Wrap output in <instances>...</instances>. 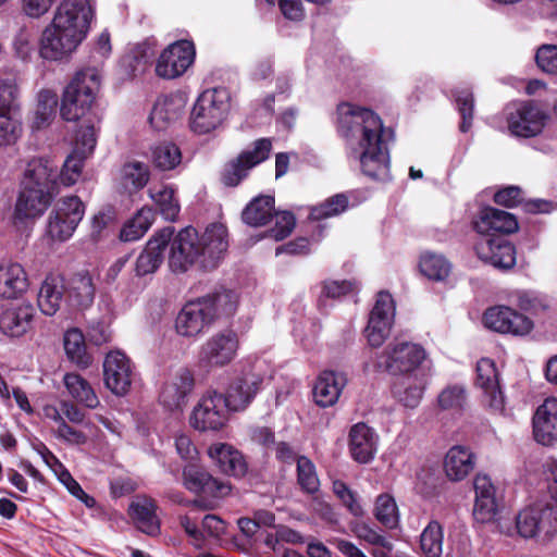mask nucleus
Returning <instances> with one entry per match:
<instances>
[{
  "instance_id": "nucleus-43",
  "label": "nucleus",
  "mask_w": 557,
  "mask_h": 557,
  "mask_svg": "<svg viewBox=\"0 0 557 557\" xmlns=\"http://www.w3.org/2000/svg\"><path fill=\"white\" fill-rule=\"evenodd\" d=\"M512 304L521 311L531 314H539L549 308L548 299L545 295L528 289H516L510 294Z\"/></svg>"
},
{
  "instance_id": "nucleus-53",
  "label": "nucleus",
  "mask_w": 557,
  "mask_h": 557,
  "mask_svg": "<svg viewBox=\"0 0 557 557\" xmlns=\"http://www.w3.org/2000/svg\"><path fill=\"white\" fill-rule=\"evenodd\" d=\"M20 113L0 114V147L14 145L22 136Z\"/></svg>"
},
{
  "instance_id": "nucleus-1",
  "label": "nucleus",
  "mask_w": 557,
  "mask_h": 557,
  "mask_svg": "<svg viewBox=\"0 0 557 557\" xmlns=\"http://www.w3.org/2000/svg\"><path fill=\"white\" fill-rule=\"evenodd\" d=\"M337 128L347 141L350 158L359 161L364 175L381 181L389 177L386 129L376 113L349 102L341 103Z\"/></svg>"
},
{
  "instance_id": "nucleus-10",
  "label": "nucleus",
  "mask_w": 557,
  "mask_h": 557,
  "mask_svg": "<svg viewBox=\"0 0 557 557\" xmlns=\"http://www.w3.org/2000/svg\"><path fill=\"white\" fill-rule=\"evenodd\" d=\"M238 346V336L234 331L214 333L200 346L198 362L206 369L225 367L235 359Z\"/></svg>"
},
{
  "instance_id": "nucleus-7",
  "label": "nucleus",
  "mask_w": 557,
  "mask_h": 557,
  "mask_svg": "<svg viewBox=\"0 0 557 557\" xmlns=\"http://www.w3.org/2000/svg\"><path fill=\"white\" fill-rule=\"evenodd\" d=\"M377 367L392 375L408 376L424 373L425 349L411 342L391 343L383 351Z\"/></svg>"
},
{
  "instance_id": "nucleus-55",
  "label": "nucleus",
  "mask_w": 557,
  "mask_h": 557,
  "mask_svg": "<svg viewBox=\"0 0 557 557\" xmlns=\"http://www.w3.org/2000/svg\"><path fill=\"white\" fill-rule=\"evenodd\" d=\"M348 200L345 195H335L319 206L313 207L310 211V218L312 220H322L338 215L346 210Z\"/></svg>"
},
{
  "instance_id": "nucleus-41",
  "label": "nucleus",
  "mask_w": 557,
  "mask_h": 557,
  "mask_svg": "<svg viewBox=\"0 0 557 557\" xmlns=\"http://www.w3.org/2000/svg\"><path fill=\"white\" fill-rule=\"evenodd\" d=\"M419 268L421 273L431 281L443 282L451 272V263L438 253L424 252L420 257Z\"/></svg>"
},
{
  "instance_id": "nucleus-64",
  "label": "nucleus",
  "mask_w": 557,
  "mask_h": 557,
  "mask_svg": "<svg viewBox=\"0 0 557 557\" xmlns=\"http://www.w3.org/2000/svg\"><path fill=\"white\" fill-rule=\"evenodd\" d=\"M355 534L372 545H379L391 549V543L366 523H358L354 527Z\"/></svg>"
},
{
  "instance_id": "nucleus-2",
  "label": "nucleus",
  "mask_w": 557,
  "mask_h": 557,
  "mask_svg": "<svg viewBox=\"0 0 557 557\" xmlns=\"http://www.w3.org/2000/svg\"><path fill=\"white\" fill-rule=\"evenodd\" d=\"M94 5L90 0H62L40 38L41 58L59 61L70 57L86 38Z\"/></svg>"
},
{
  "instance_id": "nucleus-18",
  "label": "nucleus",
  "mask_w": 557,
  "mask_h": 557,
  "mask_svg": "<svg viewBox=\"0 0 557 557\" xmlns=\"http://www.w3.org/2000/svg\"><path fill=\"white\" fill-rule=\"evenodd\" d=\"M173 233V227H165L149 239L134 263L135 276L143 277L153 274L160 268L164 260V249Z\"/></svg>"
},
{
  "instance_id": "nucleus-15",
  "label": "nucleus",
  "mask_w": 557,
  "mask_h": 557,
  "mask_svg": "<svg viewBox=\"0 0 557 557\" xmlns=\"http://www.w3.org/2000/svg\"><path fill=\"white\" fill-rule=\"evenodd\" d=\"M195 47L189 40H178L171 44L160 54L156 73L162 78H176L183 75L194 63Z\"/></svg>"
},
{
  "instance_id": "nucleus-26",
  "label": "nucleus",
  "mask_w": 557,
  "mask_h": 557,
  "mask_svg": "<svg viewBox=\"0 0 557 557\" xmlns=\"http://www.w3.org/2000/svg\"><path fill=\"white\" fill-rule=\"evenodd\" d=\"M29 287L28 274L18 262H0V297L15 299L22 297Z\"/></svg>"
},
{
  "instance_id": "nucleus-33",
  "label": "nucleus",
  "mask_w": 557,
  "mask_h": 557,
  "mask_svg": "<svg viewBox=\"0 0 557 557\" xmlns=\"http://www.w3.org/2000/svg\"><path fill=\"white\" fill-rule=\"evenodd\" d=\"M474 455L466 447L453 446L444 458V472L449 481L463 480L474 468Z\"/></svg>"
},
{
  "instance_id": "nucleus-59",
  "label": "nucleus",
  "mask_w": 557,
  "mask_h": 557,
  "mask_svg": "<svg viewBox=\"0 0 557 557\" xmlns=\"http://www.w3.org/2000/svg\"><path fill=\"white\" fill-rule=\"evenodd\" d=\"M272 218L275 219V225L268 232V236L275 240H282L294 230L295 218L287 211L276 212Z\"/></svg>"
},
{
  "instance_id": "nucleus-11",
  "label": "nucleus",
  "mask_w": 557,
  "mask_h": 557,
  "mask_svg": "<svg viewBox=\"0 0 557 557\" xmlns=\"http://www.w3.org/2000/svg\"><path fill=\"white\" fill-rule=\"evenodd\" d=\"M549 116L532 101H524L508 108L507 123L515 137H536L544 131Z\"/></svg>"
},
{
  "instance_id": "nucleus-62",
  "label": "nucleus",
  "mask_w": 557,
  "mask_h": 557,
  "mask_svg": "<svg viewBox=\"0 0 557 557\" xmlns=\"http://www.w3.org/2000/svg\"><path fill=\"white\" fill-rule=\"evenodd\" d=\"M494 201L497 205L513 208L522 201V190L518 186H506L494 194Z\"/></svg>"
},
{
  "instance_id": "nucleus-5",
  "label": "nucleus",
  "mask_w": 557,
  "mask_h": 557,
  "mask_svg": "<svg viewBox=\"0 0 557 557\" xmlns=\"http://www.w3.org/2000/svg\"><path fill=\"white\" fill-rule=\"evenodd\" d=\"M101 75L95 67H87L76 73L64 89L60 113L66 121H76L92 107L100 89Z\"/></svg>"
},
{
  "instance_id": "nucleus-29",
  "label": "nucleus",
  "mask_w": 557,
  "mask_h": 557,
  "mask_svg": "<svg viewBox=\"0 0 557 557\" xmlns=\"http://www.w3.org/2000/svg\"><path fill=\"white\" fill-rule=\"evenodd\" d=\"M208 455L225 474L239 478L247 472L244 456L230 444L214 443L208 448Z\"/></svg>"
},
{
  "instance_id": "nucleus-22",
  "label": "nucleus",
  "mask_w": 557,
  "mask_h": 557,
  "mask_svg": "<svg viewBox=\"0 0 557 557\" xmlns=\"http://www.w3.org/2000/svg\"><path fill=\"white\" fill-rule=\"evenodd\" d=\"M58 177L59 170L57 164L48 159L34 158L26 164L21 185L58 193Z\"/></svg>"
},
{
  "instance_id": "nucleus-14",
  "label": "nucleus",
  "mask_w": 557,
  "mask_h": 557,
  "mask_svg": "<svg viewBox=\"0 0 557 557\" xmlns=\"http://www.w3.org/2000/svg\"><path fill=\"white\" fill-rule=\"evenodd\" d=\"M394 317L395 305L392 296L386 292L379 293L364 330L370 346L380 347L385 342L391 334Z\"/></svg>"
},
{
  "instance_id": "nucleus-47",
  "label": "nucleus",
  "mask_w": 557,
  "mask_h": 557,
  "mask_svg": "<svg viewBox=\"0 0 557 557\" xmlns=\"http://www.w3.org/2000/svg\"><path fill=\"white\" fill-rule=\"evenodd\" d=\"M444 530L442 524L432 520L420 535V548L426 557H441L443 553Z\"/></svg>"
},
{
  "instance_id": "nucleus-45",
  "label": "nucleus",
  "mask_w": 557,
  "mask_h": 557,
  "mask_svg": "<svg viewBox=\"0 0 557 557\" xmlns=\"http://www.w3.org/2000/svg\"><path fill=\"white\" fill-rule=\"evenodd\" d=\"M153 165L160 171H171L182 163V152L173 143L163 141L151 149Z\"/></svg>"
},
{
  "instance_id": "nucleus-3",
  "label": "nucleus",
  "mask_w": 557,
  "mask_h": 557,
  "mask_svg": "<svg viewBox=\"0 0 557 557\" xmlns=\"http://www.w3.org/2000/svg\"><path fill=\"white\" fill-rule=\"evenodd\" d=\"M169 244L172 271L184 272L195 262L203 269H213L227 249V231L223 224H211L199 237L195 228L186 227L172 236Z\"/></svg>"
},
{
  "instance_id": "nucleus-50",
  "label": "nucleus",
  "mask_w": 557,
  "mask_h": 557,
  "mask_svg": "<svg viewBox=\"0 0 557 557\" xmlns=\"http://www.w3.org/2000/svg\"><path fill=\"white\" fill-rule=\"evenodd\" d=\"M149 195L165 220L174 221L180 213V203L174 196V189L159 186L149 189Z\"/></svg>"
},
{
  "instance_id": "nucleus-52",
  "label": "nucleus",
  "mask_w": 557,
  "mask_h": 557,
  "mask_svg": "<svg viewBox=\"0 0 557 557\" xmlns=\"http://www.w3.org/2000/svg\"><path fill=\"white\" fill-rule=\"evenodd\" d=\"M374 516L385 528L395 529L399 523V512L394 497L388 494L379 495L375 500Z\"/></svg>"
},
{
  "instance_id": "nucleus-48",
  "label": "nucleus",
  "mask_w": 557,
  "mask_h": 557,
  "mask_svg": "<svg viewBox=\"0 0 557 557\" xmlns=\"http://www.w3.org/2000/svg\"><path fill=\"white\" fill-rule=\"evenodd\" d=\"M58 96L51 90H41L34 113L33 127L41 129L47 127L55 116Z\"/></svg>"
},
{
  "instance_id": "nucleus-34",
  "label": "nucleus",
  "mask_w": 557,
  "mask_h": 557,
  "mask_svg": "<svg viewBox=\"0 0 557 557\" xmlns=\"http://www.w3.org/2000/svg\"><path fill=\"white\" fill-rule=\"evenodd\" d=\"M156 503L153 499L143 496L137 497L129 505V516L136 523L137 528L151 536L159 534L160 522L156 515Z\"/></svg>"
},
{
  "instance_id": "nucleus-9",
  "label": "nucleus",
  "mask_w": 557,
  "mask_h": 557,
  "mask_svg": "<svg viewBox=\"0 0 557 557\" xmlns=\"http://www.w3.org/2000/svg\"><path fill=\"white\" fill-rule=\"evenodd\" d=\"M85 214V206L76 196L61 198L48 218L47 234L52 240L65 242Z\"/></svg>"
},
{
  "instance_id": "nucleus-24",
  "label": "nucleus",
  "mask_w": 557,
  "mask_h": 557,
  "mask_svg": "<svg viewBox=\"0 0 557 557\" xmlns=\"http://www.w3.org/2000/svg\"><path fill=\"white\" fill-rule=\"evenodd\" d=\"M194 384V375L188 369L178 370L164 384L160 394L161 404L169 410H181L186 405Z\"/></svg>"
},
{
  "instance_id": "nucleus-36",
  "label": "nucleus",
  "mask_w": 557,
  "mask_h": 557,
  "mask_svg": "<svg viewBox=\"0 0 557 557\" xmlns=\"http://www.w3.org/2000/svg\"><path fill=\"white\" fill-rule=\"evenodd\" d=\"M425 373L401 376L394 386L395 397L407 408H416L423 396Z\"/></svg>"
},
{
  "instance_id": "nucleus-17",
  "label": "nucleus",
  "mask_w": 557,
  "mask_h": 557,
  "mask_svg": "<svg viewBox=\"0 0 557 557\" xmlns=\"http://www.w3.org/2000/svg\"><path fill=\"white\" fill-rule=\"evenodd\" d=\"M106 386L115 395L126 394L132 385L133 366L129 358L121 350L108 352L103 361Z\"/></svg>"
},
{
  "instance_id": "nucleus-32",
  "label": "nucleus",
  "mask_w": 557,
  "mask_h": 557,
  "mask_svg": "<svg viewBox=\"0 0 557 557\" xmlns=\"http://www.w3.org/2000/svg\"><path fill=\"white\" fill-rule=\"evenodd\" d=\"M65 284L60 275H48L41 283L38 293V307L46 315L55 314L64 300Z\"/></svg>"
},
{
  "instance_id": "nucleus-42",
  "label": "nucleus",
  "mask_w": 557,
  "mask_h": 557,
  "mask_svg": "<svg viewBox=\"0 0 557 557\" xmlns=\"http://www.w3.org/2000/svg\"><path fill=\"white\" fill-rule=\"evenodd\" d=\"M517 261V251L515 245L508 239L499 242L490 239V264L499 271H509L513 269Z\"/></svg>"
},
{
  "instance_id": "nucleus-63",
  "label": "nucleus",
  "mask_w": 557,
  "mask_h": 557,
  "mask_svg": "<svg viewBox=\"0 0 557 557\" xmlns=\"http://www.w3.org/2000/svg\"><path fill=\"white\" fill-rule=\"evenodd\" d=\"M54 434L59 440H62L70 445H82L87 441L85 433L69 425L65 421L61 422L60 425H57Z\"/></svg>"
},
{
  "instance_id": "nucleus-4",
  "label": "nucleus",
  "mask_w": 557,
  "mask_h": 557,
  "mask_svg": "<svg viewBox=\"0 0 557 557\" xmlns=\"http://www.w3.org/2000/svg\"><path fill=\"white\" fill-rule=\"evenodd\" d=\"M237 295L223 289L187 302L178 312L175 330L181 336L196 337L207 331L222 315L234 313Z\"/></svg>"
},
{
  "instance_id": "nucleus-27",
  "label": "nucleus",
  "mask_w": 557,
  "mask_h": 557,
  "mask_svg": "<svg viewBox=\"0 0 557 557\" xmlns=\"http://www.w3.org/2000/svg\"><path fill=\"white\" fill-rule=\"evenodd\" d=\"M377 436L363 422L354 424L348 434V446L352 459L359 463H368L376 451Z\"/></svg>"
},
{
  "instance_id": "nucleus-39",
  "label": "nucleus",
  "mask_w": 557,
  "mask_h": 557,
  "mask_svg": "<svg viewBox=\"0 0 557 557\" xmlns=\"http://www.w3.org/2000/svg\"><path fill=\"white\" fill-rule=\"evenodd\" d=\"M274 198L272 196H259L252 199L244 209L243 221L251 226H261L273 216Z\"/></svg>"
},
{
  "instance_id": "nucleus-20",
  "label": "nucleus",
  "mask_w": 557,
  "mask_h": 557,
  "mask_svg": "<svg viewBox=\"0 0 557 557\" xmlns=\"http://www.w3.org/2000/svg\"><path fill=\"white\" fill-rule=\"evenodd\" d=\"M57 193L21 185L15 203L14 218L17 221L34 220L41 216Z\"/></svg>"
},
{
  "instance_id": "nucleus-56",
  "label": "nucleus",
  "mask_w": 557,
  "mask_h": 557,
  "mask_svg": "<svg viewBox=\"0 0 557 557\" xmlns=\"http://www.w3.org/2000/svg\"><path fill=\"white\" fill-rule=\"evenodd\" d=\"M455 102L461 114L462 122L460 124L461 132L466 133L470 129L473 117V96L467 88L454 90Z\"/></svg>"
},
{
  "instance_id": "nucleus-16",
  "label": "nucleus",
  "mask_w": 557,
  "mask_h": 557,
  "mask_svg": "<svg viewBox=\"0 0 557 557\" xmlns=\"http://www.w3.org/2000/svg\"><path fill=\"white\" fill-rule=\"evenodd\" d=\"M271 150V141L258 139L252 149L243 151L237 158L227 162L222 173V181L227 186H236L244 180L249 170L264 161Z\"/></svg>"
},
{
  "instance_id": "nucleus-21",
  "label": "nucleus",
  "mask_w": 557,
  "mask_h": 557,
  "mask_svg": "<svg viewBox=\"0 0 557 557\" xmlns=\"http://www.w3.org/2000/svg\"><path fill=\"white\" fill-rule=\"evenodd\" d=\"M184 486L196 494L203 493L214 498H222L230 494L231 485L212 478L200 467L188 463L183 470Z\"/></svg>"
},
{
  "instance_id": "nucleus-40",
  "label": "nucleus",
  "mask_w": 557,
  "mask_h": 557,
  "mask_svg": "<svg viewBox=\"0 0 557 557\" xmlns=\"http://www.w3.org/2000/svg\"><path fill=\"white\" fill-rule=\"evenodd\" d=\"M64 350L67 358L82 369L91 363V357L87 354L83 333L78 329H71L64 334Z\"/></svg>"
},
{
  "instance_id": "nucleus-12",
  "label": "nucleus",
  "mask_w": 557,
  "mask_h": 557,
  "mask_svg": "<svg viewBox=\"0 0 557 557\" xmlns=\"http://www.w3.org/2000/svg\"><path fill=\"white\" fill-rule=\"evenodd\" d=\"M228 410L222 394L209 392L193 408L189 424L200 432L219 431L227 422Z\"/></svg>"
},
{
  "instance_id": "nucleus-49",
  "label": "nucleus",
  "mask_w": 557,
  "mask_h": 557,
  "mask_svg": "<svg viewBox=\"0 0 557 557\" xmlns=\"http://www.w3.org/2000/svg\"><path fill=\"white\" fill-rule=\"evenodd\" d=\"M186 505L190 506V509L185 515L178 517L180 524L186 532V534L193 540L196 547L200 548L205 540L203 532L198 528V516L196 509L201 508L203 510L211 509L212 507L203 500H191L187 502Z\"/></svg>"
},
{
  "instance_id": "nucleus-28",
  "label": "nucleus",
  "mask_w": 557,
  "mask_h": 557,
  "mask_svg": "<svg viewBox=\"0 0 557 557\" xmlns=\"http://www.w3.org/2000/svg\"><path fill=\"white\" fill-rule=\"evenodd\" d=\"M535 440L543 445L557 441V398H547L536 409L533 417Z\"/></svg>"
},
{
  "instance_id": "nucleus-6",
  "label": "nucleus",
  "mask_w": 557,
  "mask_h": 557,
  "mask_svg": "<svg viewBox=\"0 0 557 557\" xmlns=\"http://www.w3.org/2000/svg\"><path fill=\"white\" fill-rule=\"evenodd\" d=\"M230 108V95L224 88L207 89L197 98L190 114V128L208 134L224 121Z\"/></svg>"
},
{
  "instance_id": "nucleus-44",
  "label": "nucleus",
  "mask_w": 557,
  "mask_h": 557,
  "mask_svg": "<svg viewBox=\"0 0 557 557\" xmlns=\"http://www.w3.org/2000/svg\"><path fill=\"white\" fill-rule=\"evenodd\" d=\"M20 87L15 75L0 76V114L20 113Z\"/></svg>"
},
{
  "instance_id": "nucleus-30",
  "label": "nucleus",
  "mask_w": 557,
  "mask_h": 557,
  "mask_svg": "<svg viewBox=\"0 0 557 557\" xmlns=\"http://www.w3.org/2000/svg\"><path fill=\"white\" fill-rule=\"evenodd\" d=\"M261 380L255 374L236 379L228 387L224 401L230 410L246 409L259 391Z\"/></svg>"
},
{
  "instance_id": "nucleus-31",
  "label": "nucleus",
  "mask_w": 557,
  "mask_h": 557,
  "mask_svg": "<svg viewBox=\"0 0 557 557\" xmlns=\"http://www.w3.org/2000/svg\"><path fill=\"white\" fill-rule=\"evenodd\" d=\"M184 108L185 101L182 96L160 97L150 113V123L158 131L164 129L182 116Z\"/></svg>"
},
{
  "instance_id": "nucleus-35",
  "label": "nucleus",
  "mask_w": 557,
  "mask_h": 557,
  "mask_svg": "<svg viewBox=\"0 0 557 557\" xmlns=\"http://www.w3.org/2000/svg\"><path fill=\"white\" fill-rule=\"evenodd\" d=\"M150 170L147 163L139 160L126 161L119 174L120 188L128 194L143 189L149 182Z\"/></svg>"
},
{
  "instance_id": "nucleus-58",
  "label": "nucleus",
  "mask_w": 557,
  "mask_h": 557,
  "mask_svg": "<svg viewBox=\"0 0 557 557\" xmlns=\"http://www.w3.org/2000/svg\"><path fill=\"white\" fill-rule=\"evenodd\" d=\"M297 478L301 488L307 493H314L319 488V479L313 463L306 457L297 458Z\"/></svg>"
},
{
  "instance_id": "nucleus-13",
  "label": "nucleus",
  "mask_w": 557,
  "mask_h": 557,
  "mask_svg": "<svg viewBox=\"0 0 557 557\" xmlns=\"http://www.w3.org/2000/svg\"><path fill=\"white\" fill-rule=\"evenodd\" d=\"M517 530L525 539L542 535L549 539L557 531V517L548 505L536 504L521 510L517 517Z\"/></svg>"
},
{
  "instance_id": "nucleus-51",
  "label": "nucleus",
  "mask_w": 557,
  "mask_h": 557,
  "mask_svg": "<svg viewBox=\"0 0 557 557\" xmlns=\"http://www.w3.org/2000/svg\"><path fill=\"white\" fill-rule=\"evenodd\" d=\"M473 490L475 493L473 520L478 528L484 530L487 523V474L480 472L474 476Z\"/></svg>"
},
{
  "instance_id": "nucleus-54",
  "label": "nucleus",
  "mask_w": 557,
  "mask_h": 557,
  "mask_svg": "<svg viewBox=\"0 0 557 557\" xmlns=\"http://www.w3.org/2000/svg\"><path fill=\"white\" fill-rule=\"evenodd\" d=\"M467 403V392L462 385H448L437 396V404L443 410H462Z\"/></svg>"
},
{
  "instance_id": "nucleus-19",
  "label": "nucleus",
  "mask_w": 557,
  "mask_h": 557,
  "mask_svg": "<svg viewBox=\"0 0 557 557\" xmlns=\"http://www.w3.org/2000/svg\"><path fill=\"white\" fill-rule=\"evenodd\" d=\"M533 321L507 306L490 307V330L503 334L524 336L532 332Z\"/></svg>"
},
{
  "instance_id": "nucleus-23",
  "label": "nucleus",
  "mask_w": 557,
  "mask_h": 557,
  "mask_svg": "<svg viewBox=\"0 0 557 557\" xmlns=\"http://www.w3.org/2000/svg\"><path fill=\"white\" fill-rule=\"evenodd\" d=\"M35 317V308L29 302L7 306L0 313V332L9 337L26 334Z\"/></svg>"
},
{
  "instance_id": "nucleus-46",
  "label": "nucleus",
  "mask_w": 557,
  "mask_h": 557,
  "mask_svg": "<svg viewBox=\"0 0 557 557\" xmlns=\"http://www.w3.org/2000/svg\"><path fill=\"white\" fill-rule=\"evenodd\" d=\"M95 286L88 273L76 274L71 281L70 299L79 308H88L95 298Z\"/></svg>"
},
{
  "instance_id": "nucleus-38",
  "label": "nucleus",
  "mask_w": 557,
  "mask_h": 557,
  "mask_svg": "<svg viewBox=\"0 0 557 557\" xmlns=\"http://www.w3.org/2000/svg\"><path fill=\"white\" fill-rule=\"evenodd\" d=\"M69 394L87 408L95 409L100 401L87 380L77 373H66L63 379Z\"/></svg>"
},
{
  "instance_id": "nucleus-37",
  "label": "nucleus",
  "mask_w": 557,
  "mask_h": 557,
  "mask_svg": "<svg viewBox=\"0 0 557 557\" xmlns=\"http://www.w3.org/2000/svg\"><path fill=\"white\" fill-rule=\"evenodd\" d=\"M511 492L503 484L490 483V515H499L497 528L500 532H506L510 529L511 518L509 517L508 504L510 500Z\"/></svg>"
},
{
  "instance_id": "nucleus-60",
  "label": "nucleus",
  "mask_w": 557,
  "mask_h": 557,
  "mask_svg": "<svg viewBox=\"0 0 557 557\" xmlns=\"http://www.w3.org/2000/svg\"><path fill=\"white\" fill-rule=\"evenodd\" d=\"M535 61L543 72L557 74V46L542 45L539 47Z\"/></svg>"
},
{
  "instance_id": "nucleus-57",
  "label": "nucleus",
  "mask_w": 557,
  "mask_h": 557,
  "mask_svg": "<svg viewBox=\"0 0 557 557\" xmlns=\"http://www.w3.org/2000/svg\"><path fill=\"white\" fill-rule=\"evenodd\" d=\"M518 230L519 223L515 214L490 208V231L502 234H512Z\"/></svg>"
},
{
  "instance_id": "nucleus-8",
  "label": "nucleus",
  "mask_w": 557,
  "mask_h": 557,
  "mask_svg": "<svg viewBox=\"0 0 557 557\" xmlns=\"http://www.w3.org/2000/svg\"><path fill=\"white\" fill-rule=\"evenodd\" d=\"M97 143V131L92 123L84 122L76 131L72 152L64 161L58 180L63 185L75 184L83 170L84 161L91 156Z\"/></svg>"
},
{
  "instance_id": "nucleus-25",
  "label": "nucleus",
  "mask_w": 557,
  "mask_h": 557,
  "mask_svg": "<svg viewBox=\"0 0 557 557\" xmlns=\"http://www.w3.org/2000/svg\"><path fill=\"white\" fill-rule=\"evenodd\" d=\"M347 384L344 372L325 370L318 376L313 386L314 403L322 407L335 405Z\"/></svg>"
},
{
  "instance_id": "nucleus-61",
  "label": "nucleus",
  "mask_w": 557,
  "mask_h": 557,
  "mask_svg": "<svg viewBox=\"0 0 557 557\" xmlns=\"http://www.w3.org/2000/svg\"><path fill=\"white\" fill-rule=\"evenodd\" d=\"M333 492L354 516L358 517L362 515V508L356 500L355 494L344 482L335 481L333 483Z\"/></svg>"
}]
</instances>
